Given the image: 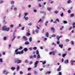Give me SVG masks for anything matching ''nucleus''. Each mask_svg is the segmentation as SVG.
<instances>
[{"instance_id":"nucleus-1","label":"nucleus","mask_w":75,"mask_h":75,"mask_svg":"<svg viewBox=\"0 0 75 75\" xmlns=\"http://www.w3.org/2000/svg\"><path fill=\"white\" fill-rule=\"evenodd\" d=\"M9 30L10 28H9V27L7 28V27L6 25L4 26L2 28V30L3 31H8Z\"/></svg>"},{"instance_id":"nucleus-2","label":"nucleus","mask_w":75,"mask_h":75,"mask_svg":"<svg viewBox=\"0 0 75 75\" xmlns=\"http://www.w3.org/2000/svg\"><path fill=\"white\" fill-rule=\"evenodd\" d=\"M24 53V50H23L21 52H18V49H16L15 50L14 55H18V54H23Z\"/></svg>"},{"instance_id":"nucleus-3","label":"nucleus","mask_w":75,"mask_h":75,"mask_svg":"<svg viewBox=\"0 0 75 75\" xmlns=\"http://www.w3.org/2000/svg\"><path fill=\"white\" fill-rule=\"evenodd\" d=\"M14 62L15 63H17V64H20L21 62V60L19 59L18 58L16 59Z\"/></svg>"},{"instance_id":"nucleus-4","label":"nucleus","mask_w":75,"mask_h":75,"mask_svg":"<svg viewBox=\"0 0 75 75\" xmlns=\"http://www.w3.org/2000/svg\"><path fill=\"white\" fill-rule=\"evenodd\" d=\"M38 61H36V62L34 64V67L36 68L37 67V64H38Z\"/></svg>"},{"instance_id":"nucleus-5","label":"nucleus","mask_w":75,"mask_h":75,"mask_svg":"<svg viewBox=\"0 0 75 75\" xmlns=\"http://www.w3.org/2000/svg\"><path fill=\"white\" fill-rule=\"evenodd\" d=\"M22 39L25 40V41H27V38L25 36H23L22 38Z\"/></svg>"},{"instance_id":"nucleus-6","label":"nucleus","mask_w":75,"mask_h":75,"mask_svg":"<svg viewBox=\"0 0 75 75\" xmlns=\"http://www.w3.org/2000/svg\"><path fill=\"white\" fill-rule=\"evenodd\" d=\"M61 69V66H59V68L57 69V71H60Z\"/></svg>"},{"instance_id":"nucleus-7","label":"nucleus","mask_w":75,"mask_h":75,"mask_svg":"<svg viewBox=\"0 0 75 75\" xmlns=\"http://www.w3.org/2000/svg\"><path fill=\"white\" fill-rule=\"evenodd\" d=\"M61 37H62V35H61L59 37L58 36H57V41H59V38H61Z\"/></svg>"},{"instance_id":"nucleus-8","label":"nucleus","mask_w":75,"mask_h":75,"mask_svg":"<svg viewBox=\"0 0 75 75\" xmlns=\"http://www.w3.org/2000/svg\"><path fill=\"white\" fill-rule=\"evenodd\" d=\"M16 50H18V51L19 50H23V47L22 46H20L18 49H17Z\"/></svg>"},{"instance_id":"nucleus-9","label":"nucleus","mask_w":75,"mask_h":75,"mask_svg":"<svg viewBox=\"0 0 75 75\" xmlns=\"http://www.w3.org/2000/svg\"><path fill=\"white\" fill-rule=\"evenodd\" d=\"M15 35V34L14 33L13 34V38L12 39V41H13L14 40V39H15V38H16V36H15V35Z\"/></svg>"},{"instance_id":"nucleus-10","label":"nucleus","mask_w":75,"mask_h":75,"mask_svg":"<svg viewBox=\"0 0 75 75\" xmlns=\"http://www.w3.org/2000/svg\"><path fill=\"white\" fill-rule=\"evenodd\" d=\"M45 36L47 37H49V34L48 33H46L45 34Z\"/></svg>"},{"instance_id":"nucleus-11","label":"nucleus","mask_w":75,"mask_h":75,"mask_svg":"<svg viewBox=\"0 0 75 75\" xmlns=\"http://www.w3.org/2000/svg\"><path fill=\"white\" fill-rule=\"evenodd\" d=\"M27 51H28V49L27 47H25L24 48V51L25 52H27Z\"/></svg>"},{"instance_id":"nucleus-12","label":"nucleus","mask_w":75,"mask_h":75,"mask_svg":"<svg viewBox=\"0 0 75 75\" xmlns=\"http://www.w3.org/2000/svg\"><path fill=\"white\" fill-rule=\"evenodd\" d=\"M72 3V1H71V0H69L67 1L68 4H69V3Z\"/></svg>"},{"instance_id":"nucleus-13","label":"nucleus","mask_w":75,"mask_h":75,"mask_svg":"<svg viewBox=\"0 0 75 75\" xmlns=\"http://www.w3.org/2000/svg\"><path fill=\"white\" fill-rule=\"evenodd\" d=\"M66 55H67V54L66 53L63 54L62 55V56L63 58H65V56H66Z\"/></svg>"},{"instance_id":"nucleus-14","label":"nucleus","mask_w":75,"mask_h":75,"mask_svg":"<svg viewBox=\"0 0 75 75\" xmlns=\"http://www.w3.org/2000/svg\"><path fill=\"white\" fill-rule=\"evenodd\" d=\"M59 46L61 48H62L63 47V45H62L59 44Z\"/></svg>"},{"instance_id":"nucleus-15","label":"nucleus","mask_w":75,"mask_h":75,"mask_svg":"<svg viewBox=\"0 0 75 75\" xmlns=\"http://www.w3.org/2000/svg\"><path fill=\"white\" fill-rule=\"evenodd\" d=\"M69 62V61H68V60H67L65 61L64 63L65 64H67V63H68Z\"/></svg>"},{"instance_id":"nucleus-16","label":"nucleus","mask_w":75,"mask_h":75,"mask_svg":"<svg viewBox=\"0 0 75 75\" xmlns=\"http://www.w3.org/2000/svg\"><path fill=\"white\" fill-rule=\"evenodd\" d=\"M15 69L16 68H15L14 67H12L11 68V70H12V71H14Z\"/></svg>"},{"instance_id":"nucleus-17","label":"nucleus","mask_w":75,"mask_h":75,"mask_svg":"<svg viewBox=\"0 0 75 75\" xmlns=\"http://www.w3.org/2000/svg\"><path fill=\"white\" fill-rule=\"evenodd\" d=\"M29 44V42L28 41H26L25 42V45H28V44Z\"/></svg>"},{"instance_id":"nucleus-18","label":"nucleus","mask_w":75,"mask_h":75,"mask_svg":"<svg viewBox=\"0 0 75 75\" xmlns=\"http://www.w3.org/2000/svg\"><path fill=\"white\" fill-rule=\"evenodd\" d=\"M47 9H48V11H51V10H52V8H50V7L47 8Z\"/></svg>"},{"instance_id":"nucleus-19","label":"nucleus","mask_w":75,"mask_h":75,"mask_svg":"<svg viewBox=\"0 0 75 75\" xmlns=\"http://www.w3.org/2000/svg\"><path fill=\"white\" fill-rule=\"evenodd\" d=\"M51 71H48L46 72L45 74L46 75H47V74H51Z\"/></svg>"},{"instance_id":"nucleus-20","label":"nucleus","mask_w":75,"mask_h":75,"mask_svg":"<svg viewBox=\"0 0 75 75\" xmlns=\"http://www.w3.org/2000/svg\"><path fill=\"white\" fill-rule=\"evenodd\" d=\"M43 21H42L41 19H40L38 23H39V22H40V23H42Z\"/></svg>"},{"instance_id":"nucleus-21","label":"nucleus","mask_w":75,"mask_h":75,"mask_svg":"<svg viewBox=\"0 0 75 75\" xmlns=\"http://www.w3.org/2000/svg\"><path fill=\"white\" fill-rule=\"evenodd\" d=\"M29 35H30V33H27L26 34V36H29Z\"/></svg>"},{"instance_id":"nucleus-22","label":"nucleus","mask_w":75,"mask_h":75,"mask_svg":"<svg viewBox=\"0 0 75 75\" xmlns=\"http://www.w3.org/2000/svg\"><path fill=\"white\" fill-rule=\"evenodd\" d=\"M35 33H38V32H39V31L37 29H36L35 30Z\"/></svg>"},{"instance_id":"nucleus-23","label":"nucleus","mask_w":75,"mask_h":75,"mask_svg":"<svg viewBox=\"0 0 75 75\" xmlns=\"http://www.w3.org/2000/svg\"><path fill=\"white\" fill-rule=\"evenodd\" d=\"M51 30H52V31H55V29H54V28H51Z\"/></svg>"},{"instance_id":"nucleus-24","label":"nucleus","mask_w":75,"mask_h":75,"mask_svg":"<svg viewBox=\"0 0 75 75\" xmlns=\"http://www.w3.org/2000/svg\"><path fill=\"white\" fill-rule=\"evenodd\" d=\"M17 71H18V70H19V69H20V67H19V66H18L17 68Z\"/></svg>"},{"instance_id":"nucleus-25","label":"nucleus","mask_w":75,"mask_h":75,"mask_svg":"<svg viewBox=\"0 0 75 75\" xmlns=\"http://www.w3.org/2000/svg\"><path fill=\"white\" fill-rule=\"evenodd\" d=\"M42 63L43 65H44V64H46V61H44V62H42Z\"/></svg>"},{"instance_id":"nucleus-26","label":"nucleus","mask_w":75,"mask_h":75,"mask_svg":"<svg viewBox=\"0 0 75 75\" xmlns=\"http://www.w3.org/2000/svg\"><path fill=\"white\" fill-rule=\"evenodd\" d=\"M74 16V14L72 13V14L71 15V17H72Z\"/></svg>"},{"instance_id":"nucleus-27","label":"nucleus","mask_w":75,"mask_h":75,"mask_svg":"<svg viewBox=\"0 0 75 75\" xmlns=\"http://www.w3.org/2000/svg\"><path fill=\"white\" fill-rule=\"evenodd\" d=\"M37 58H40V54H38L37 56Z\"/></svg>"},{"instance_id":"nucleus-28","label":"nucleus","mask_w":75,"mask_h":75,"mask_svg":"<svg viewBox=\"0 0 75 75\" xmlns=\"http://www.w3.org/2000/svg\"><path fill=\"white\" fill-rule=\"evenodd\" d=\"M7 39V37H4V40H6Z\"/></svg>"},{"instance_id":"nucleus-29","label":"nucleus","mask_w":75,"mask_h":75,"mask_svg":"<svg viewBox=\"0 0 75 75\" xmlns=\"http://www.w3.org/2000/svg\"><path fill=\"white\" fill-rule=\"evenodd\" d=\"M71 45H74V42L72 41H71Z\"/></svg>"},{"instance_id":"nucleus-30","label":"nucleus","mask_w":75,"mask_h":75,"mask_svg":"<svg viewBox=\"0 0 75 75\" xmlns=\"http://www.w3.org/2000/svg\"><path fill=\"white\" fill-rule=\"evenodd\" d=\"M29 58L30 59H31V58H33V57L31 55L30 56Z\"/></svg>"},{"instance_id":"nucleus-31","label":"nucleus","mask_w":75,"mask_h":75,"mask_svg":"<svg viewBox=\"0 0 75 75\" xmlns=\"http://www.w3.org/2000/svg\"><path fill=\"white\" fill-rule=\"evenodd\" d=\"M39 52L38 51H36V55H39Z\"/></svg>"},{"instance_id":"nucleus-32","label":"nucleus","mask_w":75,"mask_h":75,"mask_svg":"<svg viewBox=\"0 0 75 75\" xmlns=\"http://www.w3.org/2000/svg\"><path fill=\"white\" fill-rule=\"evenodd\" d=\"M58 13V11H54V13H55V14H57V13Z\"/></svg>"},{"instance_id":"nucleus-33","label":"nucleus","mask_w":75,"mask_h":75,"mask_svg":"<svg viewBox=\"0 0 75 75\" xmlns=\"http://www.w3.org/2000/svg\"><path fill=\"white\" fill-rule=\"evenodd\" d=\"M74 62H73V61H72L71 62V65H74Z\"/></svg>"},{"instance_id":"nucleus-34","label":"nucleus","mask_w":75,"mask_h":75,"mask_svg":"<svg viewBox=\"0 0 75 75\" xmlns=\"http://www.w3.org/2000/svg\"><path fill=\"white\" fill-rule=\"evenodd\" d=\"M48 23V21H47L45 23V25L46 26H47V23Z\"/></svg>"},{"instance_id":"nucleus-35","label":"nucleus","mask_w":75,"mask_h":75,"mask_svg":"<svg viewBox=\"0 0 75 75\" xmlns=\"http://www.w3.org/2000/svg\"><path fill=\"white\" fill-rule=\"evenodd\" d=\"M27 15V13H25V16L23 17V18H25V16Z\"/></svg>"},{"instance_id":"nucleus-36","label":"nucleus","mask_w":75,"mask_h":75,"mask_svg":"<svg viewBox=\"0 0 75 75\" xmlns=\"http://www.w3.org/2000/svg\"><path fill=\"white\" fill-rule=\"evenodd\" d=\"M10 27H12V28H13L14 27V25H10Z\"/></svg>"},{"instance_id":"nucleus-37","label":"nucleus","mask_w":75,"mask_h":75,"mask_svg":"<svg viewBox=\"0 0 75 75\" xmlns=\"http://www.w3.org/2000/svg\"><path fill=\"white\" fill-rule=\"evenodd\" d=\"M64 24H67V21H64Z\"/></svg>"},{"instance_id":"nucleus-38","label":"nucleus","mask_w":75,"mask_h":75,"mask_svg":"<svg viewBox=\"0 0 75 75\" xmlns=\"http://www.w3.org/2000/svg\"><path fill=\"white\" fill-rule=\"evenodd\" d=\"M29 41H30L31 42L32 41V38L30 37L29 38Z\"/></svg>"},{"instance_id":"nucleus-39","label":"nucleus","mask_w":75,"mask_h":75,"mask_svg":"<svg viewBox=\"0 0 75 75\" xmlns=\"http://www.w3.org/2000/svg\"><path fill=\"white\" fill-rule=\"evenodd\" d=\"M56 52H54V51H52V53L53 54V55H55V53Z\"/></svg>"},{"instance_id":"nucleus-40","label":"nucleus","mask_w":75,"mask_h":75,"mask_svg":"<svg viewBox=\"0 0 75 75\" xmlns=\"http://www.w3.org/2000/svg\"><path fill=\"white\" fill-rule=\"evenodd\" d=\"M69 40L68 39H67L66 40V42H69Z\"/></svg>"},{"instance_id":"nucleus-41","label":"nucleus","mask_w":75,"mask_h":75,"mask_svg":"<svg viewBox=\"0 0 75 75\" xmlns=\"http://www.w3.org/2000/svg\"><path fill=\"white\" fill-rule=\"evenodd\" d=\"M68 13H69V14H70V13H71V10H69L68 11Z\"/></svg>"},{"instance_id":"nucleus-42","label":"nucleus","mask_w":75,"mask_h":75,"mask_svg":"<svg viewBox=\"0 0 75 75\" xmlns=\"http://www.w3.org/2000/svg\"><path fill=\"white\" fill-rule=\"evenodd\" d=\"M33 50H36L37 49V47H35L33 48Z\"/></svg>"},{"instance_id":"nucleus-43","label":"nucleus","mask_w":75,"mask_h":75,"mask_svg":"<svg viewBox=\"0 0 75 75\" xmlns=\"http://www.w3.org/2000/svg\"><path fill=\"white\" fill-rule=\"evenodd\" d=\"M57 44H59L60 43V42L59 40L57 42Z\"/></svg>"},{"instance_id":"nucleus-44","label":"nucleus","mask_w":75,"mask_h":75,"mask_svg":"<svg viewBox=\"0 0 75 75\" xmlns=\"http://www.w3.org/2000/svg\"><path fill=\"white\" fill-rule=\"evenodd\" d=\"M31 69L30 68H28V71H30V70H31Z\"/></svg>"},{"instance_id":"nucleus-45","label":"nucleus","mask_w":75,"mask_h":75,"mask_svg":"<svg viewBox=\"0 0 75 75\" xmlns=\"http://www.w3.org/2000/svg\"><path fill=\"white\" fill-rule=\"evenodd\" d=\"M33 72L35 74H37V72L36 71H34Z\"/></svg>"},{"instance_id":"nucleus-46","label":"nucleus","mask_w":75,"mask_h":75,"mask_svg":"<svg viewBox=\"0 0 75 75\" xmlns=\"http://www.w3.org/2000/svg\"><path fill=\"white\" fill-rule=\"evenodd\" d=\"M37 57V55H36V54H34V55H33V57L34 58H36V57Z\"/></svg>"},{"instance_id":"nucleus-47","label":"nucleus","mask_w":75,"mask_h":75,"mask_svg":"<svg viewBox=\"0 0 75 75\" xmlns=\"http://www.w3.org/2000/svg\"><path fill=\"white\" fill-rule=\"evenodd\" d=\"M14 10H15V11H16V10H17V8H14Z\"/></svg>"},{"instance_id":"nucleus-48","label":"nucleus","mask_w":75,"mask_h":75,"mask_svg":"<svg viewBox=\"0 0 75 75\" xmlns=\"http://www.w3.org/2000/svg\"><path fill=\"white\" fill-rule=\"evenodd\" d=\"M14 1H11V4H14Z\"/></svg>"},{"instance_id":"nucleus-49","label":"nucleus","mask_w":75,"mask_h":75,"mask_svg":"<svg viewBox=\"0 0 75 75\" xmlns=\"http://www.w3.org/2000/svg\"><path fill=\"white\" fill-rule=\"evenodd\" d=\"M38 6L39 7H41V5L40 4H38Z\"/></svg>"},{"instance_id":"nucleus-50","label":"nucleus","mask_w":75,"mask_h":75,"mask_svg":"<svg viewBox=\"0 0 75 75\" xmlns=\"http://www.w3.org/2000/svg\"><path fill=\"white\" fill-rule=\"evenodd\" d=\"M55 36H56V35L55 34L53 35H52V37H55Z\"/></svg>"},{"instance_id":"nucleus-51","label":"nucleus","mask_w":75,"mask_h":75,"mask_svg":"<svg viewBox=\"0 0 75 75\" xmlns=\"http://www.w3.org/2000/svg\"><path fill=\"white\" fill-rule=\"evenodd\" d=\"M0 62H3V60H2V59H0Z\"/></svg>"},{"instance_id":"nucleus-52","label":"nucleus","mask_w":75,"mask_h":75,"mask_svg":"<svg viewBox=\"0 0 75 75\" xmlns=\"http://www.w3.org/2000/svg\"><path fill=\"white\" fill-rule=\"evenodd\" d=\"M25 63H28V60H26L25 61Z\"/></svg>"},{"instance_id":"nucleus-53","label":"nucleus","mask_w":75,"mask_h":75,"mask_svg":"<svg viewBox=\"0 0 75 75\" xmlns=\"http://www.w3.org/2000/svg\"><path fill=\"white\" fill-rule=\"evenodd\" d=\"M28 25H30V26H31V25H32V23H29L28 24Z\"/></svg>"},{"instance_id":"nucleus-54","label":"nucleus","mask_w":75,"mask_h":75,"mask_svg":"<svg viewBox=\"0 0 75 75\" xmlns=\"http://www.w3.org/2000/svg\"><path fill=\"white\" fill-rule=\"evenodd\" d=\"M63 15H64V14L63 13H62L60 14L61 16V17H62V16H63Z\"/></svg>"},{"instance_id":"nucleus-55","label":"nucleus","mask_w":75,"mask_h":75,"mask_svg":"<svg viewBox=\"0 0 75 75\" xmlns=\"http://www.w3.org/2000/svg\"><path fill=\"white\" fill-rule=\"evenodd\" d=\"M6 72V70H4L3 71V74H5V72Z\"/></svg>"},{"instance_id":"nucleus-56","label":"nucleus","mask_w":75,"mask_h":75,"mask_svg":"<svg viewBox=\"0 0 75 75\" xmlns=\"http://www.w3.org/2000/svg\"><path fill=\"white\" fill-rule=\"evenodd\" d=\"M25 28V27H22L21 28V30H24V28Z\"/></svg>"},{"instance_id":"nucleus-57","label":"nucleus","mask_w":75,"mask_h":75,"mask_svg":"<svg viewBox=\"0 0 75 75\" xmlns=\"http://www.w3.org/2000/svg\"><path fill=\"white\" fill-rule=\"evenodd\" d=\"M20 74H23V72L21 71L20 72Z\"/></svg>"},{"instance_id":"nucleus-58","label":"nucleus","mask_w":75,"mask_h":75,"mask_svg":"<svg viewBox=\"0 0 75 75\" xmlns=\"http://www.w3.org/2000/svg\"><path fill=\"white\" fill-rule=\"evenodd\" d=\"M71 29H72V27L71 26L70 27L69 29V30H71Z\"/></svg>"},{"instance_id":"nucleus-59","label":"nucleus","mask_w":75,"mask_h":75,"mask_svg":"<svg viewBox=\"0 0 75 75\" xmlns=\"http://www.w3.org/2000/svg\"><path fill=\"white\" fill-rule=\"evenodd\" d=\"M59 75H62V74L61 73V72H59Z\"/></svg>"},{"instance_id":"nucleus-60","label":"nucleus","mask_w":75,"mask_h":75,"mask_svg":"<svg viewBox=\"0 0 75 75\" xmlns=\"http://www.w3.org/2000/svg\"><path fill=\"white\" fill-rule=\"evenodd\" d=\"M37 10H36V9H35L34 10V12H37Z\"/></svg>"},{"instance_id":"nucleus-61","label":"nucleus","mask_w":75,"mask_h":75,"mask_svg":"<svg viewBox=\"0 0 75 75\" xmlns=\"http://www.w3.org/2000/svg\"><path fill=\"white\" fill-rule=\"evenodd\" d=\"M2 3H3V1H1V2H0V4H1Z\"/></svg>"},{"instance_id":"nucleus-62","label":"nucleus","mask_w":75,"mask_h":75,"mask_svg":"<svg viewBox=\"0 0 75 75\" xmlns=\"http://www.w3.org/2000/svg\"><path fill=\"white\" fill-rule=\"evenodd\" d=\"M33 50V49L32 48V47H30L29 48V50Z\"/></svg>"},{"instance_id":"nucleus-63","label":"nucleus","mask_w":75,"mask_h":75,"mask_svg":"<svg viewBox=\"0 0 75 75\" xmlns=\"http://www.w3.org/2000/svg\"><path fill=\"white\" fill-rule=\"evenodd\" d=\"M8 47H9V48H11V44L9 45Z\"/></svg>"},{"instance_id":"nucleus-64","label":"nucleus","mask_w":75,"mask_h":75,"mask_svg":"<svg viewBox=\"0 0 75 75\" xmlns=\"http://www.w3.org/2000/svg\"><path fill=\"white\" fill-rule=\"evenodd\" d=\"M75 25V23H73L72 24V25L74 26Z\"/></svg>"}]
</instances>
